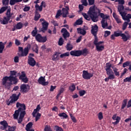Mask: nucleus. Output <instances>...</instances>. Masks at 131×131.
Returning a JSON list of instances; mask_svg holds the SVG:
<instances>
[{
	"label": "nucleus",
	"mask_w": 131,
	"mask_h": 131,
	"mask_svg": "<svg viewBox=\"0 0 131 131\" xmlns=\"http://www.w3.org/2000/svg\"><path fill=\"white\" fill-rule=\"evenodd\" d=\"M16 126H12V127L9 126L8 130L7 131H14L16 130Z\"/></svg>",
	"instance_id": "59"
},
{
	"label": "nucleus",
	"mask_w": 131,
	"mask_h": 131,
	"mask_svg": "<svg viewBox=\"0 0 131 131\" xmlns=\"http://www.w3.org/2000/svg\"><path fill=\"white\" fill-rule=\"evenodd\" d=\"M40 116H41V114L38 113L37 116H35V121L37 122L39 119H40Z\"/></svg>",
	"instance_id": "55"
},
{
	"label": "nucleus",
	"mask_w": 131,
	"mask_h": 131,
	"mask_svg": "<svg viewBox=\"0 0 131 131\" xmlns=\"http://www.w3.org/2000/svg\"><path fill=\"white\" fill-rule=\"evenodd\" d=\"M23 27V24L20 22L16 24L15 26L16 30H20L22 29Z\"/></svg>",
	"instance_id": "32"
},
{
	"label": "nucleus",
	"mask_w": 131,
	"mask_h": 131,
	"mask_svg": "<svg viewBox=\"0 0 131 131\" xmlns=\"http://www.w3.org/2000/svg\"><path fill=\"white\" fill-rule=\"evenodd\" d=\"M119 3V5H124L125 4V1L124 0H116L115 3Z\"/></svg>",
	"instance_id": "53"
},
{
	"label": "nucleus",
	"mask_w": 131,
	"mask_h": 131,
	"mask_svg": "<svg viewBox=\"0 0 131 131\" xmlns=\"http://www.w3.org/2000/svg\"><path fill=\"white\" fill-rule=\"evenodd\" d=\"M8 9V6H4L0 9V14L4 13L6 10Z\"/></svg>",
	"instance_id": "45"
},
{
	"label": "nucleus",
	"mask_w": 131,
	"mask_h": 131,
	"mask_svg": "<svg viewBox=\"0 0 131 131\" xmlns=\"http://www.w3.org/2000/svg\"><path fill=\"white\" fill-rule=\"evenodd\" d=\"M117 114H115L113 115L112 119L114 120H116V121L113 122V124H114L115 125H117L120 122V120L121 119V118L119 116H117Z\"/></svg>",
	"instance_id": "18"
},
{
	"label": "nucleus",
	"mask_w": 131,
	"mask_h": 131,
	"mask_svg": "<svg viewBox=\"0 0 131 131\" xmlns=\"http://www.w3.org/2000/svg\"><path fill=\"white\" fill-rule=\"evenodd\" d=\"M96 50L98 52H101L102 51L104 50V47L103 46H96Z\"/></svg>",
	"instance_id": "36"
},
{
	"label": "nucleus",
	"mask_w": 131,
	"mask_h": 131,
	"mask_svg": "<svg viewBox=\"0 0 131 131\" xmlns=\"http://www.w3.org/2000/svg\"><path fill=\"white\" fill-rule=\"evenodd\" d=\"M36 40H37L39 42L41 43H45L47 40H48V38H47V36H42L40 34H38L37 36H36Z\"/></svg>",
	"instance_id": "9"
},
{
	"label": "nucleus",
	"mask_w": 131,
	"mask_h": 131,
	"mask_svg": "<svg viewBox=\"0 0 131 131\" xmlns=\"http://www.w3.org/2000/svg\"><path fill=\"white\" fill-rule=\"evenodd\" d=\"M70 117L73 122H74V123L77 122L76 118L72 114H70Z\"/></svg>",
	"instance_id": "56"
},
{
	"label": "nucleus",
	"mask_w": 131,
	"mask_h": 131,
	"mask_svg": "<svg viewBox=\"0 0 131 131\" xmlns=\"http://www.w3.org/2000/svg\"><path fill=\"white\" fill-rule=\"evenodd\" d=\"M31 48V46L30 43L28 44L27 47L24 49L23 47H19V51L20 52V53H17V55L19 56V57H25L28 55L29 51L30 50Z\"/></svg>",
	"instance_id": "5"
},
{
	"label": "nucleus",
	"mask_w": 131,
	"mask_h": 131,
	"mask_svg": "<svg viewBox=\"0 0 131 131\" xmlns=\"http://www.w3.org/2000/svg\"><path fill=\"white\" fill-rule=\"evenodd\" d=\"M111 34V32L110 31H104V37H108L109 35H110Z\"/></svg>",
	"instance_id": "51"
},
{
	"label": "nucleus",
	"mask_w": 131,
	"mask_h": 131,
	"mask_svg": "<svg viewBox=\"0 0 131 131\" xmlns=\"http://www.w3.org/2000/svg\"><path fill=\"white\" fill-rule=\"evenodd\" d=\"M127 99H124L123 100V102H122V106H121V109L122 110L124 109L126 107V104H127Z\"/></svg>",
	"instance_id": "40"
},
{
	"label": "nucleus",
	"mask_w": 131,
	"mask_h": 131,
	"mask_svg": "<svg viewBox=\"0 0 131 131\" xmlns=\"http://www.w3.org/2000/svg\"><path fill=\"white\" fill-rule=\"evenodd\" d=\"M38 82L40 84L43 86L48 85L49 84V82H46L45 76H40L38 80Z\"/></svg>",
	"instance_id": "11"
},
{
	"label": "nucleus",
	"mask_w": 131,
	"mask_h": 131,
	"mask_svg": "<svg viewBox=\"0 0 131 131\" xmlns=\"http://www.w3.org/2000/svg\"><path fill=\"white\" fill-rule=\"evenodd\" d=\"M124 9V6L123 5H120L118 7V10L119 11L121 16L122 17V19L125 20V18H124V16H125V12H122L123 10Z\"/></svg>",
	"instance_id": "16"
},
{
	"label": "nucleus",
	"mask_w": 131,
	"mask_h": 131,
	"mask_svg": "<svg viewBox=\"0 0 131 131\" xmlns=\"http://www.w3.org/2000/svg\"><path fill=\"white\" fill-rule=\"evenodd\" d=\"M88 14L90 17H89L86 13H82V15L86 20L88 21H91V19H92V21L93 22H98V13L95 12V5L93 6H91L88 12Z\"/></svg>",
	"instance_id": "2"
},
{
	"label": "nucleus",
	"mask_w": 131,
	"mask_h": 131,
	"mask_svg": "<svg viewBox=\"0 0 131 131\" xmlns=\"http://www.w3.org/2000/svg\"><path fill=\"white\" fill-rule=\"evenodd\" d=\"M38 31L37 28L36 27L34 28V30H33L32 32H31V34L33 37H35L36 38L37 35L38 34Z\"/></svg>",
	"instance_id": "27"
},
{
	"label": "nucleus",
	"mask_w": 131,
	"mask_h": 131,
	"mask_svg": "<svg viewBox=\"0 0 131 131\" xmlns=\"http://www.w3.org/2000/svg\"><path fill=\"white\" fill-rule=\"evenodd\" d=\"M60 32L61 33H63L62 36L64 39L67 40L68 38L70 37V33L68 32L67 29L63 28L61 30Z\"/></svg>",
	"instance_id": "10"
},
{
	"label": "nucleus",
	"mask_w": 131,
	"mask_h": 131,
	"mask_svg": "<svg viewBox=\"0 0 131 131\" xmlns=\"http://www.w3.org/2000/svg\"><path fill=\"white\" fill-rule=\"evenodd\" d=\"M16 108H19L18 110L15 111L14 114H13V117L14 119H18L19 114L20 112L22 110H26V104L24 103H20L19 102H17L16 104Z\"/></svg>",
	"instance_id": "4"
},
{
	"label": "nucleus",
	"mask_w": 131,
	"mask_h": 131,
	"mask_svg": "<svg viewBox=\"0 0 131 131\" xmlns=\"http://www.w3.org/2000/svg\"><path fill=\"white\" fill-rule=\"evenodd\" d=\"M63 15V13H62V11L61 9H59L57 11V14L55 15V18H58L59 16Z\"/></svg>",
	"instance_id": "38"
},
{
	"label": "nucleus",
	"mask_w": 131,
	"mask_h": 131,
	"mask_svg": "<svg viewBox=\"0 0 131 131\" xmlns=\"http://www.w3.org/2000/svg\"><path fill=\"white\" fill-rule=\"evenodd\" d=\"M54 130L55 131H63V129L61 127H59L57 125L54 126Z\"/></svg>",
	"instance_id": "43"
},
{
	"label": "nucleus",
	"mask_w": 131,
	"mask_h": 131,
	"mask_svg": "<svg viewBox=\"0 0 131 131\" xmlns=\"http://www.w3.org/2000/svg\"><path fill=\"white\" fill-rule=\"evenodd\" d=\"M11 18H9L7 17H4L3 18L1 19V24L5 25H7L9 23V21H10Z\"/></svg>",
	"instance_id": "21"
},
{
	"label": "nucleus",
	"mask_w": 131,
	"mask_h": 131,
	"mask_svg": "<svg viewBox=\"0 0 131 131\" xmlns=\"http://www.w3.org/2000/svg\"><path fill=\"white\" fill-rule=\"evenodd\" d=\"M46 5L44 1L41 2L40 6H39L38 4H36L35 6V10H39L40 12H41L42 11L43 8H46Z\"/></svg>",
	"instance_id": "13"
},
{
	"label": "nucleus",
	"mask_w": 131,
	"mask_h": 131,
	"mask_svg": "<svg viewBox=\"0 0 131 131\" xmlns=\"http://www.w3.org/2000/svg\"><path fill=\"white\" fill-rule=\"evenodd\" d=\"M131 81V76L123 79V82H127Z\"/></svg>",
	"instance_id": "58"
},
{
	"label": "nucleus",
	"mask_w": 131,
	"mask_h": 131,
	"mask_svg": "<svg viewBox=\"0 0 131 131\" xmlns=\"http://www.w3.org/2000/svg\"><path fill=\"white\" fill-rule=\"evenodd\" d=\"M45 131H53L51 128V126L50 125H47L45 126Z\"/></svg>",
	"instance_id": "49"
},
{
	"label": "nucleus",
	"mask_w": 131,
	"mask_h": 131,
	"mask_svg": "<svg viewBox=\"0 0 131 131\" xmlns=\"http://www.w3.org/2000/svg\"><path fill=\"white\" fill-rule=\"evenodd\" d=\"M114 35L115 36V37H117L119 36H120L122 37V39L124 42L127 41L128 40L130 39L131 38V36L129 34H128L126 35L124 33H117V31H115L114 33Z\"/></svg>",
	"instance_id": "7"
},
{
	"label": "nucleus",
	"mask_w": 131,
	"mask_h": 131,
	"mask_svg": "<svg viewBox=\"0 0 131 131\" xmlns=\"http://www.w3.org/2000/svg\"><path fill=\"white\" fill-rule=\"evenodd\" d=\"M23 0H10V5L11 6H13L15 5L16 3L22 2Z\"/></svg>",
	"instance_id": "29"
},
{
	"label": "nucleus",
	"mask_w": 131,
	"mask_h": 131,
	"mask_svg": "<svg viewBox=\"0 0 131 131\" xmlns=\"http://www.w3.org/2000/svg\"><path fill=\"white\" fill-rule=\"evenodd\" d=\"M89 54L88 49L84 48L82 50H72L70 52L71 56L79 57L81 55L86 56Z\"/></svg>",
	"instance_id": "3"
},
{
	"label": "nucleus",
	"mask_w": 131,
	"mask_h": 131,
	"mask_svg": "<svg viewBox=\"0 0 131 131\" xmlns=\"http://www.w3.org/2000/svg\"><path fill=\"white\" fill-rule=\"evenodd\" d=\"M39 18H40V14H39V12H38V10H36L35 11V16L34 20L35 21H38Z\"/></svg>",
	"instance_id": "25"
},
{
	"label": "nucleus",
	"mask_w": 131,
	"mask_h": 131,
	"mask_svg": "<svg viewBox=\"0 0 131 131\" xmlns=\"http://www.w3.org/2000/svg\"><path fill=\"white\" fill-rule=\"evenodd\" d=\"M101 23L102 27L103 29H106V28L107 27L108 24L107 21H105V23Z\"/></svg>",
	"instance_id": "54"
},
{
	"label": "nucleus",
	"mask_w": 131,
	"mask_h": 131,
	"mask_svg": "<svg viewBox=\"0 0 131 131\" xmlns=\"http://www.w3.org/2000/svg\"><path fill=\"white\" fill-rule=\"evenodd\" d=\"M112 69H113L115 75L117 77H119L120 76V72L119 71V69H118L117 68H115L114 66H113V67H112Z\"/></svg>",
	"instance_id": "26"
},
{
	"label": "nucleus",
	"mask_w": 131,
	"mask_h": 131,
	"mask_svg": "<svg viewBox=\"0 0 131 131\" xmlns=\"http://www.w3.org/2000/svg\"><path fill=\"white\" fill-rule=\"evenodd\" d=\"M59 54H60V52H55V53H54L52 56V60L55 61L60 59V57L58 56Z\"/></svg>",
	"instance_id": "22"
},
{
	"label": "nucleus",
	"mask_w": 131,
	"mask_h": 131,
	"mask_svg": "<svg viewBox=\"0 0 131 131\" xmlns=\"http://www.w3.org/2000/svg\"><path fill=\"white\" fill-rule=\"evenodd\" d=\"M86 91L85 90H80L79 91V95L80 97H83V96L85 95L86 94Z\"/></svg>",
	"instance_id": "41"
},
{
	"label": "nucleus",
	"mask_w": 131,
	"mask_h": 131,
	"mask_svg": "<svg viewBox=\"0 0 131 131\" xmlns=\"http://www.w3.org/2000/svg\"><path fill=\"white\" fill-rule=\"evenodd\" d=\"M2 3L4 6H7L9 4V0H3Z\"/></svg>",
	"instance_id": "60"
},
{
	"label": "nucleus",
	"mask_w": 131,
	"mask_h": 131,
	"mask_svg": "<svg viewBox=\"0 0 131 131\" xmlns=\"http://www.w3.org/2000/svg\"><path fill=\"white\" fill-rule=\"evenodd\" d=\"M30 10V6H25V8L23 9V11L25 12L29 11Z\"/></svg>",
	"instance_id": "63"
},
{
	"label": "nucleus",
	"mask_w": 131,
	"mask_h": 131,
	"mask_svg": "<svg viewBox=\"0 0 131 131\" xmlns=\"http://www.w3.org/2000/svg\"><path fill=\"white\" fill-rule=\"evenodd\" d=\"M20 116L19 119L17 120V122L19 124H21L23 121V119L25 117V115L26 114V110H22L21 111H20Z\"/></svg>",
	"instance_id": "12"
},
{
	"label": "nucleus",
	"mask_w": 131,
	"mask_h": 131,
	"mask_svg": "<svg viewBox=\"0 0 131 131\" xmlns=\"http://www.w3.org/2000/svg\"><path fill=\"white\" fill-rule=\"evenodd\" d=\"M78 33L81 34L82 35H85L86 33V31L84 29H82L80 28H77Z\"/></svg>",
	"instance_id": "28"
},
{
	"label": "nucleus",
	"mask_w": 131,
	"mask_h": 131,
	"mask_svg": "<svg viewBox=\"0 0 131 131\" xmlns=\"http://www.w3.org/2000/svg\"><path fill=\"white\" fill-rule=\"evenodd\" d=\"M88 2H89V5L90 6L93 5L95 4V0H88Z\"/></svg>",
	"instance_id": "64"
},
{
	"label": "nucleus",
	"mask_w": 131,
	"mask_h": 131,
	"mask_svg": "<svg viewBox=\"0 0 131 131\" xmlns=\"http://www.w3.org/2000/svg\"><path fill=\"white\" fill-rule=\"evenodd\" d=\"M98 118L99 120H101L103 119V114L102 113L99 112L98 114Z\"/></svg>",
	"instance_id": "52"
},
{
	"label": "nucleus",
	"mask_w": 131,
	"mask_h": 131,
	"mask_svg": "<svg viewBox=\"0 0 131 131\" xmlns=\"http://www.w3.org/2000/svg\"><path fill=\"white\" fill-rule=\"evenodd\" d=\"M66 49L67 51H71L73 49V47L70 43H67L66 46Z\"/></svg>",
	"instance_id": "35"
},
{
	"label": "nucleus",
	"mask_w": 131,
	"mask_h": 131,
	"mask_svg": "<svg viewBox=\"0 0 131 131\" xmlns=\"http://www.w3.org/2000/svg\"><path fill=\"white\" fill-rule=\"evenodd\" d=\"M63 42H64V41H63V38L60 37L58 41V45L60 46H61L63 45Z\"/></svg>",
	"instance_id": "50"
},
{
	"label": "nucleus",
	"mask_w": 131,
	"mask_h": 131,
	"mask_svg": "<svg viewBox=\"0 0 131 131\" xmlns=\"http://www.w3.org/2000/svg\"><path fill=\"white\" fill-rule=\"evenodd\" d=\"M17 72L16 70L10 71V76H5L2 80V85L5 89L10 90L12 85H16L18 82V79L17 78Z\"/></svg>",
	"instance_id": "1"
},
{
	"label": "nucleus",
	"mask_w": 131,
	"mask_h": 131,
	"mask_svg": "<svg viewBox=\"0 0 131 131\" xmlns=\"http://www.w3.org/2000/svg\"><path fill=\"white\" fill-rule=\"evenodd\" d=\"M6 15L7 16H5L6 17L11 19V17L12 16V14L11 13V10L10 9H8L7 10V12L6 13Z\"/></svg>",
	"instance_id": "39"
},
{
	"label": "nucleus",
	"mask_w": 131,
	"mask_h": 131,
	"mask_svg": "<svg viewBox=\"0 0 131 131\" xmlns=\"http://www.w3.org/2000/svg\"><path fill=\"white\" fill-rule=\"evenodd\" d=\"M49 25V24L48 21L41 23L42 28L41 31L42 33H45L46 31L48 30Z\"/></svg>",
	"instance_id": "17"
},
{
	"label": "nucleus",
	"mask_w": 131,
	"mask_h": 131,
	"mask_svg": "<svg viewBox=\"0 0 131 131\" xmlns=\"http://www.w3.org/2000/svg\"><path fill=\"white\" fill-rule=\"evenodd\" d=\"M107 75L108 76L107 77L110 80H113V79H115V76L114 74H110V75Z\"/></svg>",
	"instance_id": "57"
},
{
	"label": "nucleus",
	"mask_w": 131,
	"mask_h": 131,
	"mask_svg": "<svg viewBox=\"0 0 131 131\" xmlns=\"http://www.w3.org/2000/svg\"><path fill=\"white\" fill-rule=\"evenodd\" d=\"M105 71H106V74L107 75H111L112 73H113V70H112V69L106 70H105Z\"/></svg>",
	"instance_id": "62"
},
{
	"label": "nucleus",
	"mask_w": 131,
	"mask_h": 131,
	"mask_svg": "<svg viewBox=\"0 0 131 131\" xmlns=\"http://www.w3.org/2000/svg\"><path fill=\"white\" fill-rule=\"evenodd\" d=\"M76 90V86L74 84H72L71 86L69 87V90L73 92Z\"/></svg>",
	"instance_id": "46"
},
{
	"label": "nucleus",
	"mask_w": 131,
	"mask_h": 131,
	"mask_svg": "<svg viewBox=\"0 0 131 131\" xmlns=\"http://www.w3.org/2000/svg\"><path fill=\"white\" fill-rule=\"evenodd\" d=\"M10 98H11V100L14 103L18 100L19 99V96H17L16 94H13L12 96H10Z\"/></svg>",
	"instance_id": "23"
},
{
	"label": "nucleus",
	"mask_w": 131,
	"mask_h": 131,
	"mask_svg": "<svg viewBox=\"0 0 131 131\" xmlns=\"http://www.w3.org/2000/svg\"><path fill=\"white\" fill-rule=\"evenodd\" d=\"M113 66L112 64L107 63L106 66H105V70H112L111 68H112Z\"/></svg>",
	"instance_id": "42"
},
{
	"label": "nucleus",
	"mask_w": 131,
	"mask_h": 131,
	"mask_svg": "<svg viewBox=\"0 0 131 131\" xmlns=\"http://www.w3.org/2000/svg\"><path fill=\"white\" fill-rule=\"evenodd\" d=\"M82 23H83V21L82 20V18H79L76 20L75 24L76 25H81Z\"/></svg>",
	"instance_id": "44"
},
{
	"label": "nucleus",
	"mask_w": 131,
	"mask_h": 131,
	"mask_svg": "<svg viewBox=\"0 0 131 131\" xmlns=\"http://www.w3.org/2000/svg\"><path fill=\"white\" fill-rule=\"evenodd\" d=\"M128 25V23L127 21H125V23H124L123 24V26H122V30L123 31H125V29L127 28V25Z\"/></svg>",
	"instance_id": "47"
},
{
	"label": "nucleus",
	"mask_w": 131,
	"mask_h": 131,
	"mask_svg": "<svg viewBox=\"0 0 131 131\" xmlns=\"http://www.w3.org/2000/svg\"><path fill=\"white\" fill-rule=\"evenodd\" d=\"M32 51L37 54H38V47L36 44H34L32 46Z\"/></svg>",
	"instance_id": "30"
},
{
	"label": "nucleus",
	"mask_w": 131,
	"mask_h": 131,
	"mask_svg": "<svg viewBox=\"0 0 131 131\" xmlns=\"http://www.w3.org/2000/svg\"><path fill=\"white\" fill-rule=\"evenodd\" d=\"M81 2L82 4V5L85 6H87L88 5L87 0H82Z\"/></svg>",
	"instance_id": "61"
},
{
	"label": "nucleus",
	"mask_w": 131,
	"mask_h": 131,
	"mask_svg": "<svg viewBox=\"0 0 131 131\" xmlns=\"http://www.w3.org/2000/svg\"><path fill=\"white\" fill-rule=\"evenodd\" d=\"M94 76L93 73H89L88 70H83L82 78L83 79H91Z\"/></svg>",
	"instance_id": "8"
},
{
	"label": "nucleus",
	"mask_w": 131,
	"mask_h": 131,
	"mask_svg": "<svg viewBox=\"0 0 131 131\" xmlns=\"http://www.w3.org/2000/svg\"><path fill=\"white\" fill-rule=\"evenodd\" d=\"M58 115L59 117H63V119H67L68 118V116L64 113H59Z\"/></svg>",
	"instance_id": "34"
},
{
	"label": "nucleus",
	"mask_w": 131,
	"mask_h": 131,
	"mask_svg": "<svg viewBox=\"0 0 131 131\" xmlns=\"http://www.w3.org/2000/svg\"><path fill=\"white\" fill-rule=\"evenodd\" d=\"M98 26L97 25H95L94 26L92 27V29L91 30V33L93 36H94L95 40L93 41V44L95 45L97 42H98V38L97 34L98 32Z\"/></svg>",
	"instance_id": "6"
},
{
	"label": "nucleus",
	"mask_w": 131,
	"mask_h": 131,
	"mask_svg": "<svg viewBox=\"0 0 131 131\" xmlns=\"http://www.w3.org/2000/svg\"><path fill=\"white\" fill-rule=\"evenodd\" d=\"M62 17L63 18H66L68 16V15L69 14V11L70 10V8L69 6H66V8H62Z\"/></svg>",
	"instance_id": "15"
},
{
	"label": "nucleus",
	"mask_w": 131,
	"mask_h": 131,
	"mask_svg": "<svg viewBox=\"0 0 131 131\" xmlns=\"http://www.w3.org/2000/svg\"><path fill=\"white\" fill-rule=\"evenodd\" d=\"M28 64L32 67H34L36 65V61L34 58L29 57Z\"/></svg>",
	"instance_id": "20"
},
{
	"label": "nucleus",
	"mask_w": 131,
	"mask_h": 131,
	"mask_svg": "<svg viewBox=\"0 0 131 131\" xmlns=\"http://www.w3.org/2000/svg\"><path fill=\"white\" fill-rule=\"evenodd\" d=\"M26 74L25 73V71H22L21 72V75H20L19 77V80H22L24 78H25V77H26Z\"/></svg>",
	"instance_id": "37"
},
{
	"label": "nucleus",
	"mask_w": 131,
	"mask_h": 131,
	"mask_svg": "<svg viewBox=\"0 0 131 131\" xmlns=\"http://www.w3.org/2000/svg\"><path fill=\"white\" fill-rule=\"evenodd\" d=\"M7 44V41H5L3 42L2 41H0V53L2 54L3 51H4L5 46V45Z\"/></svg>",
	"instance_id": "24"
},
{
	"label": "nucleus",
	"mask_w": 131,
	"mask_h": 131,
	"mask_svg": "<svg viewBox=\"0 0 131 131\" xmlns=\"http://www.w3.org/2000/svg\"><path fill=\"white\" fill-rule=\"evenodd\" d=\"M33 125V123L32 122H29L26 125V130L27 131H29L31 128H32Z\"/></svg>",
	"instance_id": "31"
},
{
	"label": "nucleus",
	"mask_w": 131,
	"mask_h": 131,
	"mask_svg": "<svg viewBox=\"0 0 131 131\" xmlns=\"http://www.w3.org/2000/svg\"><path fill=\"white\" fill-rule=\"evenodd\" d=\"M0 124L1 125L0 127L1 130H6L8 126V124L6 120H4L0 122Z\"/></svg>",
	"instance_id": "14"
},
{
	"label": "nucleus",
	"mask_w": 131,
	"mask_h": 131,
	"mask_svg": "<svg viewBox=\"0 0 131 131\" xmlns=\"http://www.w3.org/2000/svg\"><path fill=\"white\" fill-rule=\"evenodd\" d=\"M27 86H29L28 84L26 85L25 84H21L20 89V92L21 93H26L29 91L28 89H27Z\"/></svg>",
	"instance_id": "19"
},
{
	"label": "nucleus",
	"mask_w": 131,
	"mask_h": 131,
	"mask_svg": "<svg viewBox=\"0 0 131 131\" xmlns=\"http://www.w3.org/2000/svg\"><path fill=\"white\" fill-rule=\"evenodd\" d=\"M124 18H125V19L124 20H126L128 22L130 21L129 19L131 18V14H127V15L126 16L125 18V16H123Z\"/></svg>",
	"instance_id": "48"
},
{
	"label": "nucleus",
	"mask_w": 131,
	"mask_h": 131,
	"mask_svg": "<svg viewBox=\"0 0 131 131\" xmlns=\"http://www.w3.org/2000/svg\"><path fill=\"white\" fill-rule=\"evenodd\" d=\"M131 66V61H127L123 63L122 64L123 68H125L127 67H130Z\"/></svg>",
	"instance_id": "33"
}]
</instances>
